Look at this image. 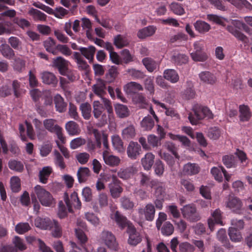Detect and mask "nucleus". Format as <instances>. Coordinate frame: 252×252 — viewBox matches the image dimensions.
Returning a JSON list of instances; mask_svg holds the SVG:
<instances>
[{
	"label": "nucleus",
	"mask_w": 252,
	"mask_h": 252,
	"mask_svg": "<svg viewBox=\"0 0 252 252\" xmlns=\"http://www.w3.org/2000/svg\"><path fill=\"white\" fill-rule=\"evenodd\" d=\"M221 26H226L227 30L238 39L244 43H248V38L238 30L237 27L245 28L246 25L239 20L227 19L221 17Z\"/></svg>",
	"instance_id": "f257e3e1"
},
{
	"label": "nucleus",
	"mask_w": 252,
	"mask_h": 252,
	"mask_svg": "<svg viewBox=\"0 0 252 252\" xmlns=\"http://www.w3.org/2000/svg\"><path fill=\"white\" fill-rule=\"evenodd\" d=\"M0 51L2 56L8 60L13 59L15 56L13 50L6 44L0 45Z\"/></svg>",
	"instance_id": "f704fd0d"
},
{
	"label": "nucleus",
	"mask_w": 252,
	"mask_h": 252,
	"mask_svg": "<svg viewBox=\"0 0 252 252\" xmlns=\"http://www.w3.org/2000/svg\"><path fill=\"white\" fill-rule=\"evenodd\" d=\"M222 161L227 168L234 167L236 165L235 157L233 155H226L223 157Z\"/></svg>",
	"instance_id": "4d7b16f0"
},
{
	"label": "nucleus",
	"mask_w": 252,
	"mask_h": 252,
	"mask_svg": "<svg viewBox=\"0 0 252 252\" xmlns=\"http://www.w3.org/2000/svg\"><path fill=\"white\" fill-rule=\"evenodd\" d=\"M208 224L211 231H214L216 225L220 224V210L219 209L212 214V218L208 220Z\"/></svg>",
	"instance_id": "412c9836"
},
{
	"label": "nucleus",
	"mask_w": 252,
	"mask_h": 252,
	"mask_svg": "<svg viewBox=\"0 0 252 252\" xmlns=\"http://www.w3.org/2000/svg\"><path fill=\"white\" fill-rule=\"evenodd\" d=\"M100 238L108 248L115 251L117 250L118 244L115 236L111 232L108 231H102Z\"/></svg>",
	"instance_id": "1a4fd4ad"
},
{
	"label": "nucleus",
	"mask_w": 252,
	"mask_h": 252,
	"mask_svg": "<svg viewBox=\"0 0 252 252\" xmlns=\"http://www.w3.org/2000/svg\"><path fill=\"white\" fill-rule=\"evenodd\" d=\"M121 55L122 57V60L126 64H127L134 61V56L131 55L128 49H125L122 50L121 52Z\"/></svg>",
	"instance_id": "774afa93"
},
{
	"label": "nucleus",
	"mask_w": 252,
	"mask_h": 252,
	"mask_svg": "<svg viewBox=\"0 0 252 252\" xmlns=\"http://www.w3.org/2000/svg\"><path fill=\"white\" fill-rule=\"evenodd\" d=\"M153 101L155 104H158L161 108L165 109V114L167 116H171V117H175L177 119L179 118V114L176 113V112L173 108H167L165 104L161 103L155 99H153Z\"/></svg>",
	"instance_id": "de8ad7c7"
},
{
	"label": "nucleus",
	"mask_w": 252,
	"mask_h": 252,
	"mask_svg": "<svg viewBox=\"0 0 252 252\" xmlns=\"http://www.w3.org/2000/svg\"><path fill=\"white\" fill-rule=\"evenodd\" d=\"M174 231V228L169 221H166L161 227L162 234L166 236L172 235Z\"/></svg>",
	"instance_id": "603ef678"
},
{
	"label": "nucleus",
	"mask_w": 252,
	"mask_h": 252,
	"mask_svg": "<svg viewBox=\"0 0 252 252\" xmlns=\"http://www.w3.org/2000/svg\"><path fill=\"white\" fill-rule=\"evenodd\" d=\"M44 127L49 132L54 133L61 127L56 120L54 119H46L43 122Z\"/></svg>",
	"instance_id": "393cba45"
},
{
	"label": "nucleus",
	"mask_w": 252,
	"mask_h": 252,
	"mask_svg": "<svg viewBox=\"0 0 252 252\" xmlns=\"http://www.w3.org/2000/svg\"><path fill=\"white\" fill-rule=\"evenodd\" d=\"M75 234L76 237L80 243L81 246L84 248V245H85L88 241V238L85 233L81 229H76Z\"/></svg>",
	"instance_id": "e2e57ef3"
},
{
	"label": "nucleus",
	"mask_w": 252,
	"mask_h": 252,
	"mask_svg": "<svg viewBox=\"0 0 252 252\" xmlns=\"http://www.w3.org/2000/svg\"><path fill=\"white\" fill-rule=\"evenodd\" d=\"M82 116L85 120H89L91 116V105L88 102L81 103L79 107Z\"/></svg>",
	"instance_id": "79ce46f5"
},
{
	"label": "nucleus",
	"mask_w": 252,
	"mask_h": 252,
	"mask_svg": "<svg viewBox=\"0 0 252 252\" xmlns=\"http://www.w3.org/2000/svg\"><path fill=\"white\" fill-rule=\"evenodd\" d=\"M41 77L44 84L51 85L53 87H56L58 84V80L53 73L44 71L41 74Z\"/></svg>",
	"instance_id": "a211bd4d"
},
{
	"label": "nucleus",
	"mask_w": 252,
	"mask_h": 252,
	"mask_svg": "<svg viewBox=\"0 0 252 252\" xmlns=\"http://www.w3.org/2000/svg\"><path fill=\"white\" fill-rule=\"evenodd\" d=\"M163 77L172 83H176L179 80V75L176 70L173 69H166L163 72Z\"/></svg>",
	"instance_id": "bb28decb"
},
{
	"label": "nucleus",
	"mask_w": 252,
	"mask_h": 252,
	"mask_svg": "<svg viewBox=\"0 0 252 252\" xmlns=\"http://www.w3.org/2000/svg\"><path fill=\"white\" fill-rule=\"evenodd\" d=\"M195 30L200 33H204L208 32L211 29L210 25L205 21L197 20L194 23Z\"/></svg>",
	"instance_id": "e433bc0d"
},
{
	"label": "nucleus",
	"mask_w": 252,
	"mask_h": 252,
	"mask_svg": "<svg viewBox=\"0 0 252 252\" xmlns=\"http://www.w3.org/2000/svg\"><path fill=\"white\" fill-rule=\"evenodd\" d=\"M36 227L43 229H52V235L54 237L59 238L62 235V229L59 222L56 220H51L49 218H37L35 220Z\"/></svg>",
	"instance_id": "f03ea898"
},
{
	"label": "nucleus",
	"mask_w": 252,
	"mask_h": 252,
	"mask_svg": "<svg viewBox=\"0 0 252 252\" xmlns=\"http://www.w3.org/2000/svg\"><path fill=\"white\" fill-rule=\"evenodd\" d=\"M114 44L119 49L127 46L129 44V41L127 38L121 34H118L114 38Z\"/></svg>",
	"instance_id": "4c0bfd02"
},
{
	"label": "nucleus",
	"mask_w": 252,
	"mask_h": 252,
	"mask_svg": "<svg viewBox=\"0 0 252 252\" xmlns=\"http://www.w3.org/2000/svg\"><path fill=\"white\" fill-rule=\"evenodd\" d=\"M52 172V168L49 166L44 167L39 172V180L40 182L46 184L48 179Z\"/></svg>",
	"instance_id": "a18cd8bd"
},
{
	"label": "nucleus",
	"mask_w": 252,
	"mask_h": 252,
	"mask_svg": "<svg viewBox=\"0 0 252 252\" xmlns=\"http://www.w3.org/2000/svg\"><path fill=\"white\" fill-rule=\"evenodd\" d=\"M154 125V121L151 116L145 117L141 122V127L145 130H151Z\"/></svg>",
	"instance_id": "3c124183"
},
{
	"label": "nucleus",
	"mask_w": 252,
	"mask_h": 252,
	"mask_svg": "<svg viewBox=\"0 0 252 252\" xmlns=\"http://www.w3.org/2000/svg\"><path fill=\"white\" fill-rule=\"evenodd\" d=\"M54 102L57 111L63 113L65 111L67 103L64 101L63 98L59 94H56L54 97Z\"/></svg>",
	"instance_id": "a878e982"
},
{
	"label": "nucleus",
	"mask_w": 252,
	"mask_h": 252,
	"mask_svg": "<svg viewBox=\"0 0 252 252\" xmlns=\"http://www.w3.org/2000/svg\"><path fill=\"white\" fill-rule=\"evenodd\" d=\"M126 72L128 74L131 76L133 79H142L145 75L140 70H136L134 68L128 69Z\"/></svg>",
	"instance_id": "69168bd1"
},
{
	"label": "nucleus",
	"mask_w": 252,
	"mask_h": 252,
	"mask_svg": "<svg viewBox=\"0 0 252 252\" xmlns=\"http://www.w3.org/2000/svg\"><path fill=\"white\" fill-rule=\"evenodd\" d=\"M31 229L28 222H20L15 226V231L19 234H23Z\"/></svg>",
	"instance_id": "bf43d9fd"
},
{
	"label": "nucleus",
	"mask_w": 252,
	"mask_h": 252,
	"mask_svg": "<svg viewBox=\"0 0 252 252\" xmlns=\"http://www.w3.org/2000/svg\"><path fill=\"white\" fill-rule=\"evenodd\" d=\"M93 113L94 117L96 119L99 118L103 111L104 110L103 105L98 101H94L93 104Z\"/></svg>",
	"instance_id": "5fc2aeb1"
},
{
	"label": "nucleus",
	"mask_w": 252,
	"mask_h": 252,
	"mask_svg": "<svg viewBox=\"0 0 252 252\" xmlns=\"http://www.w3.org/2000/svg\"><path fill=\"white\" fill-rule=\"evenodd\" d=\"M231 224L232 227L230 228H234L235 230H240L244 228L245 222L242 219L234 218L231 220Z\"/></svg>",
	"instance_id": "338daca9"
},
{
	"label": "nucleus",
	"mask_w": 252,
	"mask_h": 252,
	"mask_svg": "<svg viewBox=\"0 0 252 252\" xmlns=\"http://www.w3.org/2000/svg\"><path fill=\"white\" fill-rule=\"evenodd\" d=\"M115 111L117 115L121 118L127 117L129 115L128 108L123 104H117L115 106Z\"/></svg>",
	"instance_id": "37998d69"
},
{
	"label": "nucleus",
	"mask_w": 252,
	"mask_h": 252,
	"mask_svg": "<svg viewBox=\"0 0 252 252\" xmlns=\"http://www.w3.org/2000/svg\"><path fill=\"white\" fill-rule=\"evenodd\" d=\"M226 205L233 211L238 213L241 210L243 203L237 197L229 195L228 200L226 202Z\"/></svg>",
	"instance_id": "4468645a"
},
{
	"label": "nucleus",
	"mask_w": 252,
	"mask_h": 252,
	"mask_svg": "<svg viewBox=\"0 0 252 252\" xmlns=\"http://www.w3.org/2000/svg\"><path fill=\"white\" fill-rule=\"evenodd\" d=\"M8 165L11 170L18 172H22L24 169L23 162L15 159L10 160L8 161Z\"/></svg>",
	"instance_id": "a19ab883"
},
{
	"label": "nucleus",
	"mask_w": 252,
	"mask_h": 252,
	"mask_svg": "<svg viewBox=\"0 0 252 252\" xmlns=\"http://www.w3.org/2000/svg\"><path fill=\"white\" fill-rule=\"evenodd\" d=\"M34 193L40 203L44 206L50 207L55 204V201L52 194L40 185L34 188Z\"/></svg>",
	"instance_id": "20e7f679"
},
{
	"label": "nucleus",
	"mask_w": 252,
	"mask_h": 252,
	"mask_svg": "<svg viewBox=\"0 0 252 252\" xmlns=\"http://www.w3.org/2000/svg\"><path fill=\"white\" fill-rule=\"evenodd\" d=\"M112 181L108 185L111 196L113 198H118L123 191V189L121 186V181L117 178L115 175H112Z\"/></svg>",
	"instance_id": "0eeeda50"
},
{
	"label": "nucleus",
	"mask_w": 252,
	"mask_h": 252,
	"mask_svg": "<svg viewBox=\"0 0 252 252\" xmlns=\"http://www.w3.org/2000/svg\"><path fill=\"white\" fill-rule=\"evenodd\" d=\"M183 97L186 99H192L195 97V92L192 85H189L188 87L183 92Z\"/></svg>",
	"instance_id": "680f3d73"
},
{
	"label": "nucleus",
	"mask_w": 252,
	"mask_h": 252,
	"mask_svg": "<svg viewBox=\"0 0 252 252\" xmlns=\"http://www.w3.org/2000/svg\"><path fill=\"white\" fill-rule=\"evenodd\" d=\"M140 184L142 187L151 188V182L153 180H151L150 176L143 172L139 173Z\"/></svg>",
	"instance_id": "864d4df0"
},
{
	"label": "nucleus",
	"mask_w": 252,
	"mask_h": 252,
	"mask_svg": "<svg viewBox=\"0 0 252 252\" xmlns=\"http://www.w3.org/2000/svg\"><path fill=\"white\" fill-rule=\"evenodd\" d=\"M78 50L80 52V54L81 56H83L92 63L94 58V56L96 51V48L94 46L91 45L88 47H80Z\"/></svg>",
	"instance_id": "6ab92c4d"
},
{
	"label": "nucleus",
	"mask_w": 252,
	"mask_h": 252,
	"mask_svg": "<svg viewBox=\"0 0 252 252\" xmlns=\"http://www.w3.org/2000/svg\"><path fill=\"white\" fill-rule=\"evenodd\" d=\"M156 28L153 26H149L140 30L137 32L139 38L144 39L153 35L156 32Z\"/></svg>",
	"instance_id": "7c9ffc66"
},
{
	"label": "nucleus",
	"mask_w": 252,
	"mask_h": 252,
	"mask_svg": "<svg viewBox=\"0 0 252 252\" xmlns=\"http://www.w3.org/2000/svg\"><path fill=\"white\" fill-rule=\"evenodd\" d=\"M155 156L151 153H147L141 159V163L144 169L150 170L154 162Z\"/></svg>",
	"instance_id": "c756f323"
},
{
	"label": "nucleus",
	"mask_w": 252,
	"mask_h": 252,
	"mask_svg": "<svg viewBox=\"0 0 252 252\" xmlns=\"http://www.w3.org/2000/svg\"><path fill=\"white\" fill-rule=\"evenodd\" d=\"M126 93L128 94H135L139 91H142L143 88L139 83L135 82H130L127 83L124 87Z\"/></svg>",
	"instance_id": "c85d7f7f"
},
{
	"label": "nucleus",
	"mask_w": 252,
	"mask_h": 252,
	"mask_svg": "<svg viewBox=\"0 0 252 252\" xmlns=\"http://www.w3.org/2000/svg\"><path fill=\"white\" fill-rule=\"evenodd\" d=\"M199 77L201 81L207 83L213 84L216 80L214 75L209 71H202L199 74Z\"/></svg>",
	"instance_id": "c9c22d12"
},
{
	"label": "nucleus",
	"mask_w": 252,
	"mask_h": 252,
	"mask_svg": "<svg viewBox=\"0 0 252 252\" xmlns=\"http://www.w3.org/2000/svg\"><path fill=\"white\" fill-rule=\"evenodd\" d=\"M194 116L190 114L188 117L189 120L192 125H196L199 120L204 118L212 119L213 118V114L208 107L199 106L194 109Z\"/></svg>",
	"instance_id": "7ed1b4c3"
},
{
	"label": "nucleus",
	"mask_w": 252,
	"mask_h": 252,
	"mask_svg": "<svg viewBox=\"0 0 252 252\" xmlns=\"http://www.w3.org/2000/svg\"><path fill=\"white\" fill-rule=\"evenodd\" d=\"M64 200L68 211L70 213L73 212L72 206L76 209H80L81 208V202L78 196L77 193L76 192H73L71 193L70 197H68L67 193H64Z\"/></svg>",
	"instance_id": "423d86ee"
},
{
	"label": "nucleus",
	"mask_w": 252,
	"mask_h": 252,
	"mask_svg": "<svg viewBox=\"0 0 252 252\" xmlns=\"http://www.w3.org/2000/svg\"><path fill=\"white\" fill-rule=\"evenodd\" d=\"M239 120L241 122L249 121L251 117L252 113L250 107L246 105L242 104L239 106Z\"/></svg>",
	"instance_id": "aec40b11"
},
{
	"label": "nucleus",
	"mask_w": 252,
	"mask_h": 252,
	"mask_svg": "<svg viewBox=\"0 0 252 252\" xmlns=\"http://www.w3.org/2000/svg\"><path fill=\"white\" fill-rule=\"evenodd\" d=\"M110 153L107 151H103L102 153L105 163L111 167L118 166L121 162L120 158L117 156L111 155Z\"/></svg>",
	"instance_id": "dca6fc26"
},
{
	"label": "nucleus",
	"mask_w": 252,
	"mask_h": 252,
	"mask_svg": "<svg viewBox=\"0 0 252 252\" xmlns=\"http://www.w3.org/2000/svg\"><path fill=\"white\" fill-rule=\"evenodd\" d=\"M188 57L184 54H181L178 51H174L171 57V62L176 65H182L188 63Z\"/></svg>",
	"instance_id": "f3484780"
},
{
	"label": "nucleus",
	"mask_w": 252,
	"mask_h": 252,
	"mask_svg": "<svg viewBox=\"0 0 252 252\" xmlns=\"http://www.w3.org/2000/svg\"><path fill=\"white\" fill-rule=\"evenodd\" d=\"M184 218L190 222H196L200 220L201 217L197 212L196 208L193 204L185 205L181 209Z\"/></svg>",
	"instance_id": "39448f33"
},
{
	"label": "nucleus",
	"mask_w": 252,
	"mask_h": 252,
	"mask_svg": "<svg viewBox=\"0 0 252 252\" xmlns=\"http://www.w3.org/2000/svg\"><path fill=\"white\" fill-rule=\"evenodd\" d=\"M52 63L53 66L58 69L61 75L65 74L68 68V62L62 57H58L53 59Z\"/></svg>",
	"instance_id": "ddd939ff"
},
{
	"label": "nucleus",
	"mask_w": 252,
	"mask_h": 252,
	"mask_svg": "<svg viewBox=\"0 0 252 252\" xmlns=\"http://www.w3.org/2000/svg\"><path fill=\"white\" fill-rule=\"evenodd\" d=\"M111 218L113 220L121 229H124L128 226L133 225L126 217L121 214L119 211H116L114 213L111 214Z\"/></svg>",
	"instance_id": "6e6552de"
},
{
	"label": "nucleus",
	"mask_w": 252,
	"mask_h": 252,
	"mask_svg": "<svg viewBox=\"0 0 252 252\" xmlns=\"http://www.w3.org/2000/svg\"><path fill=\"white\" fill-rule=\"evenodd\" d=\"M228 231L229 237L232 242H239L241 241L242 236L239 230H235L234 228H229Z\"/></svg>",
	"instance_id": "09e8293b"
},
{
	"label": "nucleus",
	"mask_w": 252,
	"mask_h": 252,
	"mask_svg": "<svg viewBox=\"0 0 252 252\" xmlns=\"http://www.w3.org/2000/svg\"><path fill=\"white\" fill-rule=\"evenodd\" d=\"M142 62L147 70L150 72H152L157 68V64L156 62L150 58L147 57L144 58Z\"/></svg>",
	"instance_id": "c03bdc74"
},
{
	"label": "nucleus",
	"mask_w": 252,
	"mask_h": 252,
	"mask_svg": "<svg viewBox=\"0 0 252 252\" xmlns=\"http://www.w3.org/2000/svg\"><path fill=\"white\" fill-rule=\"evenodd\" d=\"M141 146L136 142H129L126 149L127 157L131 160L137 159L141 154Z\"/></svg>",
	"instance_id": "9d476101"
},
{
	"label": "nucleus",
	"mask_w": 252,
	"mask_h": 252,
	"mask_svg": "<svg viewBox=\"0 0 252 252\" xmlns=\"http://www.w3.org/2000/svg\"><path fill=\"white\" fill-rule=\"evenodd\" d=\"M112 143L114 148L119 152H122L124 150L123 142L120 136L114 135L112 136Z\"/></svg>",
	"instance_id": "49530a36"
},
{
	"label": "nucleus",
	"mask_w": 252,
	"mask_h": 252,
	"mask_svg": "<svg viewBox=\"0 0 252 252\" xmlns=\"http://www.w3.org/2000/svg\"><path fill=\"white\" fill-rule=\"evenodd\" d=\"M200 170L199 166L195 163L188 162L184 166L183 171L187 175L192 176L198 174Z\"/></svg>",
	"instance_id": "cd10ccee"
},
{
	"label": "nucleus",
	"mask_w": 252,
	"mask_h": 252,
	"mask_svg": "<svg viewBox=\"0 0 252 252\" xmlns=\"http://www.w3.org/2000/svg\"><path fill=\"white\" fill-rule=\"evenodd\" d=\"M151 189L155 190V194L157 198H163L165 195V185L157 179H154L151 182Z\"/></svg>",
	"instance_id": "2eb2a0df"
},
{
	"label": "nucleus",
	"mask_w": 252,
	"mask_h": 252,
	"mask_svg": "<svg viewBox=\"0 0 252 252\" xmlns=\"http://www.w3.org/2000/svg\"><path fill=\"white\" fill-rule=\"evenodd\" d=\"M108 92L110 94L112 99H115L116 95L115 93L116 94L117 97L118 99L121 100L123 102H125L126 99L124 97L123 93H122L120 89L117 88L114 91L113 87L109 86L108 88Z\"/></svg>",
	"instance_id": "8fccbe9b"
},
{
	"label": "nucleus",
	"mask_w": 252,
	"mask_h": 252,
	"mask_svg": "<svg viewBox=\"0 0 252 252\" xmlns=\"http://www.w3.org/2000/svg\"><path fill=\"white\" fill-rule=\"evenodd\" d=\"M94 93L100 97H102L106 94V86L104 80L99 79L97 83L93 86Z\"/></svg>",
	"instance_id": "5701e85b"
},
{
	"label": "nucleus",
	"mask_w": 252,
	"mask_h": 252,
	"mask_svg": "<svg viewBox=\"0 0 252 252\" xmlns=\"http://www.w3.org/2000/svg\"><path fill=\"white\" fill-rule=\"evenodd\" d=\"M170 8L171 10L176 15H182L185 13L182 5L177 2H172L170 5Z\"/></svg>",
	"instance_id": "052dcab7"
},
{
	"label": "nucleus",
	"mask_w": 252,
	"mask_h": 252,
	"mask_svg": "<svg viewBox=\"0 0 252 252\" xmlns=\"http://www.w3.org/2000/svg\"><path fill=\"white\" fill-rule=\"evenodd\" d=\"M73 56L80 70L87 71L89 69V65L88 64L87 62L84 60L80 53L74 52Z\"/></svg>",
	"instance_id": "473e14b6"
},
{
	"label": "nucleus",
	"mask_w": 252,
	"mask_h": 252,
	"mask_svg": "<svg viewBox=\"0 0 252 252\" xmlns=\"http://www.w3.org/2000/svg\"><path fill=\"white\" fill-rule=\"evenodd\" d=\"M10 186L12 191L18 192L21 189L20 179L17 177H12L10 180Z\"/></svg>",
	"instance_id": "0e129e2a"
},
{
	"label": "nucleus",
	"mask_w": 252,
	"mask_h": 252,
	"mask_svg": "<svg viewBox=\"0 0 252 252\" xmlns=\"http://www.w3.org/2000/svg\"><path fill=\"white\" fill-rule=\"evenodd\" d=\"M43 45L47 51L53 55H57L56 41L53 38L49 37L44 41Z\"/></svg>",
	"instance_id": "ea45409f"
},
{
	"label": "nucleus",
	"mask_w": 252,
	"mask_h": 252,
	"mask_svg": "<svg viewBox=\"0 0 252 252\" xmlns=\"http://www.w3.org/2000/svg\"><path fill=\"white\" fill-rule=\"evenodd\" d=\"M135 130L134 127L130 125L123 130L122 135L125 138H132L135 135Z\"/></svg>",
	"instance_id": "13d9d810"
},
{
	"label": "nucleus",
	"mask_w": 252,
	"mask_h": 252,
	"mask_svg": "<svg viewBox=\"0 0 252 252\" xmlns=\"http://www.w3.org/2000/svg\"><path fill=\"white\" fill-rule=\"evenodd\" d=\"M155 206L150 203L146 204L144 208H140L138 209V213L140 216L144 215L145 219L148 221H153L155 216Z\"/></svg>",
	"instance_id": "9b49d317"
},
{
	"label": "nucleus",
	"mask_w": 252,
	"mask_h": 252,
	"mask_svg": "<svg viewBox=\"0 0 252 252\" xmlns=\"http://www.w3.org/2000/svg\"><path fill=\"white\" fill-rule=\"evenodd\" d=\"M136 172V169L133 166L121 168L118 172V176L123 180H127L133 176Z\"/></svg>",
	"instance_id": "4be33fe9"
},
{
	"label": "nucleus",
	"mask_w": 252,
	"mask_h": 252,
	"mask_svg": "<svg viewBox=\"0 0 252 252\" xmlns=\"http://www.w3.org/2000/svg\"><path fill=\"white\" fill-rule=\"evenodd\" d=\"M127 232L129 234L128 243L129 245L135 246L142 241V237L140 233L137 231L133 225L128 226Z\"/></svg>",
	"instance_id": "f8f14e48"
},
{
	"label": "nucleus",
	"mask_w": 252,
	"mask_h": 252,
	"mask_svg": "<svg viewBox=\"0 0 252 252\" xmlns=\"http://www.w3.org/2000/svg\"><path fill=\"white\" fill-rule=\"evenodd\" d=\"M65 129L70 135H78L81 131L79 125L74 121L67 122L65 125Z\"/></svg>",
	"instance_id": "72a5a7b5"
},
{
	"label": "nucleus",
	"mask_w": 252,
	"mask_h": 252,
	"mask_svg": "<svg viewBox=\"0 0 252 252\" xmlns=\"http://www.w3.org/2000/svg\"><path fill=\"white\" fill-rule=\"evenodd\" d=\"M192 59L195 62H204L208 59V56L203 51L198 52H192L190 53Z\"/></svg>",
	"instance_id": "6e6d98bb"
},
{
	"label": "nucleus",
	"mask_w": 252,
	"mask_h": 252,
	"mask_svg": "<svg viewBox=\"0 0 252 252\" xmlns=\"http://www.w3.org/2000/svg\"><path fill=\"white\" fill-rule=\"evenodd\" d=\"M119 73L117 66L115 65L110 66L105 74V81L108 83L114 82Z\"/></svg>",
	"instance_id": "b1692460"
},
{
	"label": "nucleus",
	"mask_w": 252,
	"mask_h": 252,
	"mask_svg": "<svg viewBox=\"0 0 252 252\" xmlns=\"http://www.w3.org/2000/svg\"><path fill=\"white\" fill-rule=\"evenodd\" d=\"M77 177L79 183H83L87 181L90 176V170L87 167H80L77 171Z\"/></svg>",
	"instance_id": "58836bf2"
},
{
	"label": "nucleus",
	"mask_w": 252,
	"mask_h": 252,
	"mask_svg": "<svg viewBox=\"0 0 252 252\" xmlns=\"http://www.w3.org/2000/svg\"><path fill=\"white\" fill-rule=\"evenodd\" d=\"M29 14L35 22H44L46 20L47 15L36 9L32 8L29 10Z\"/></svg>",
	"instance_id": "2f4dec72"
}]
</instances>
